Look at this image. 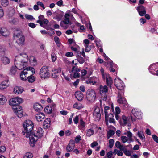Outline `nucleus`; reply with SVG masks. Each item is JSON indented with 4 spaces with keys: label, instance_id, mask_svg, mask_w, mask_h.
Segmentation results:
<instances>
[{
    "label": "nucleus",
    "instance_id": "nucleus-60",
    "mask_svg": "<svg viewBox=\"0 0 158 158\" xmlns=\"http://www.w3.org/2000/svg\"><path fill=\"white\" fill-rule=\"evenodd\" d=\"M6 150V148L5 146H2L0 147V152L1 153H4Z\"/></svg>",
    "mask_w": 158,
    "mask_h": 158
},
{
    "label": "nucleus",
    "instance_id": "nucleus-10",
    "mask_svg": "<svg viewBox=\"0 0 158 158\" xmlns=\"http://www.w3.org/2000/svg\"><path fill=\"white\" fill-rule=\"evenodd\" d=\"M132 115H131L130 118L132 122L136 120V118L140 119L141 118V114L140 112L137 111V110L134 109L132 110Z\"/></svg>",
    "mask_w": 158,
    "mask_h": 158
},
{
    "label": "nucleus",
    "instance_id": "nucleus-64",
    "mask_svg": "<svg viewBox=\"0 0 158 158\" xmlns=\"http://www.w3.org/2000/svg\"><path fill=\"white\" fill-rule=\"evenodd\" d=\"M152 137L154 140L158 143V137L155 135H152Z\"/></svg>",
    "mask_w": 158,
    "mask_h": 158
},
{
    "label": "nucleus",
    "instance_id": "nucleus-13",
    "mask_svg": "<svg viewBox=\"0 0 158 158\" xmlns=\"http://www.w3.org/2000/svg\"><path fill=\"white\" fill-rule=\"evenodd\" d=\"M75 143L73 140L70 141L69 144L66 148V150L67 152H70L73 151L74 148Z\"/></svg>",
    "mask_w": 158,
    "mask_h": 158
},
{
    "label": "nucleus",
    "instance_id": "nucleus-46",
    "mask_svg": "<svg viewBox=\"0 0 158 158\" xmlns=\"http://www.w3.org/2000/svg\"><path fill=\"white\" fill-rule=\"evenodd\" d=\"M1 4L4 7L6 6L9 4L8 1V0H1Z\"/></svg>",
    "mask_w": 158,
    "mask_h": 158
},
{
    "label": "nucleus",
    "instance_id": "nucleus-35",
    "mask_svg": "<svg viewBox=\"0 0 158 158\" xmlns=\"http://www.w3.org/2000/svg\"><path fill=\"white\" fill-rule=\"evenodd\" d=\"M35 78L33 75H31L30 76H28L27 79L29 82L33 83L35 80Z\"/></svg>",
    "mask_w": 158,
    "mask_h": 158
},
{
    "label": "nucleus",
    "instance_id": "nucleus-19",
    "mask_svg": "<svg viewBox=\"0 0 158 158\" xmlns=\"http://www.w3.org/2000/svg\"><path fill=\"white\" fill-rule=\"evenodd\" d=\"M105 79H106L107 84L108 86L111 87V85L112 84L113 82L111 77L109 74H106L105 76Z\"/></svg>",
    "mask_w": 158,
    "mask_h": 158
},
{
    "label": "nucleus",
    "instance_id": "nucleus-28",
    "mask_svg": "<svg viewBox=\"0 0 158 158\" xmlns=\"http://www.w3.org/2000/svg\"><path fill=\"white\" fill-rule=\"evenodd\" d=\"M17 68V67L15 65L12 66L10 70V74L11 75H15L16 72Z\"/></svg>",
    "mask_w": 158,
    "mask_h": 158
},
{
    "label": "nucleus",
    "instance_id": "nucleus-4",
    "mask_svg": "<svg viewBox=\"0 0 158 158\" xmlns=\"http://www.w3.org/2000/svg\"><path fill=\"white\" fill-rule=\"evenodd\" d=\"M121 90L118 92V103L122 104L124 107V109H125L128 107V105L126 99L123 97L124 91H122V90Z\"/></svg>",
    "mask_w": 158,
    "mask_h": 158
},
{
    "label": "nucleus",
    "instance_id": "nucleus-45",
    "mask_svg": "<svg viewBox=\"0 0 158 158\" xmlns=\"http://www.w3.org/2000/svg\"><path fill=\"white\" fill-rule=\"evenodd\" d=\"M110 109L109 107L108 106H106L104 107V113L105 114V118H106L107 117H108V114L107 110Z\"/></svg>",
    "mask_w": 158,
    "mask_h": 158
},
{
    "label": "nucleus",
    "instance_id": "nucleus-27",
    "mask_svg": "<svg viewBox=\"0 0 158 158\" xmlns=\"http://www.w3.org/2000/svg\"><path fill=\"white\" fill-rule=\"evenodd\" d=\"M2 62L5 65L8 64L10 62V59L8 57L3 56L1 58Z\"/></svg>",
    "mask_w": 158,
    "mask_h": 158
},
{
    "label": "nucleus",
    "instance_id": "nucleus-2",
    "mask_svg": "<svg viewBox=\"0 0 158 158\" xmlns=\"http://www.w3.org/2000/svg\"><path fill=\"white\" fill-rule=\"evenodd\" d=\"M28 59L27 55L25 54H21L18 56H16L15 59V61H18L16 63L17 68L19 70H22L25 68L27 65L26 60Z\"/></svg>",
    "mask_w": 158,
    "mask_h": 158
},
{
    "label": "nucleus",
    "instance_id": "nucleus-29",
    "mask_svg": "<svg viewBox=\"0 0 158 158\" xmlns=\"http://www.w3.org/2000/svg\"><path fill=\"white\" fill-rule=\"evenodd\" d=\"M7 101L6 97L2 94H0V104L3 105Z\"/></svg>",
    "mask_w": 158,
    "mask_h": 158
},
{
    "label": "nucleus",
    "instance_id": "nucleus-38",
    "mask_svg": "<svg viewBox=\"0 0 158 158\" xmlns=\"http://www.w3.org/2000/svg\"><path fill=\"white\" fill-rule=\"evenodd\" d=\"M87 71L85 69H83L81 71V79L82 80H84L85 79V77L84 76L87 74Z\"/></svg>",
    "mask_w": 158,
    "mask_h": 158
},
{
    "label": "nucleus",
    "instance_id": "nucleus-1",
    "mask_svg": "<svg viewBox=\"0 0 158 158\" xmlns=\"http://www.w3.org/2000/svg\"><path fill=\"white\" fill-rule=\"evenodd\" d=\"M43 131L41 127H38L36 130L31 132L29 138L30 143L31 146L33 147L39 138H41L43 135Z\"/></svg>",
    "mask_w": 158,
    "mask_h": 158
},
{
    "label": "nucleus",
    "instance_id": "nucleus-56",
    "mask_svg": "<svg viewBox=\"0 0 158 158\" xmlns=\"http://www.w3.org/2000/svg\"><path fill=\"white\" fill-rule=\"evenodd\" d=\"M114 143V141L113 139H110L109 141V146L110 148H112Z\"/></svg>",
    "mask_w": 158,
    "mask_h": 158
},
{
    "label": "nucleus",
    "instance_id": "nucleus-25",
    "mask_svg": "<svg viewBox=\"0 0 158 158\" xmlns=\"http://www.w3.org/2000/svg\"><path fill=\"white\" fill-rule=\"evenodd\" d=\"M34 108L35 111H39L42 109L43 108L41 105L38 103H36L34 105Z\"/></svg>",
    "mask_w": 158,
    "mask_h": 158
},
{
    "label": "nucleus",
    "instance_id": "nucleus-5",
    "mask_svg": "<svg viewBox=\"0 0 158 158\" xmlns=\"http://www.w3.org/2000/svg\"><path fill=\"white\" fill-rule=\"evenodd\" d=\"M39 74L41 78L45 79L48 77L49 75L48 67L47 66H44L42 67L39 71Z\"/></svg>",
    "mask_w": 158,
    "mask_h": 158
},
{
    "label": "nucleus",
    "instance_id": "nucleus-44",
    "mask_svg": "<svg viewBox=\"0 0 158 158\" xmlns=\"http://www.w3.org/2000/svg\"><path fill=\"white\" fill-rule=\"evenodd\" d=\"M77 60L79 62L82 64H83L85 62L84 60L83 57L80 56H78L77 57Z\"/></svg>",
    "mask_w": 158,
    "mask_h": 158
},
{
    "label": "nucleus",
    "instance_id": "nucleus-11",
    "mask_svg": "<svg viewBox=\"0 0 158 158\" xmlns=\"http://www.w3.org/2000/svg\"><path fill=\"white\" fill-rule=\"evenodd\" d=\"M23 102V99L15 97L12 98L10 101V104L12 106H15L16 105H19V104L22 103Z\"/></svg>",
    "mask_w": 158,
    "mask_h": 158
},
{
    "label": "nucleus",
    "instance_id": "nucleus-3",
    "mask_svg": "<svg viewBox=\"0 0 158 158\" xmlns=\"http://www.w3.org/2000/svg\"><path fill=\"white\" fill-rule=\"evenodd\" d=\"M23 126L24 130L23 131V133L27 138H28L33 129V124L31 121L28 120L24 122Z\"/></svg>",
    "mask_w": 158,
    "mask_h": 158
},
{
    "label": "nucleus",
    "instance_id": "nucleus-48",
    "mask_svg": "<svg viewBox=\"0 0 158 158\" xmlns=\"http://www.w3.org/2000/svg\"><path fill=\"white\" fill-rule=\"evenodd\" d=\"M52 60L53 62H54L57 59L56 54L54 53H52L51 55Z\"/></svg>",
    "mask_w": 158,
    "mask_h": 158
},
{
    "label": "nucleus",
    "instance_id": "nucleus-15",
    "mask_svg": "<svg viewBox=\"0 0 158 158\" xmlns=\"http://www.w3.org/2000/svg\"><path fill=\"white\" fill-rule=\"evenodd\" d=\"M137 10L139 15L141 16H143L146 13L145 8L143 6H139L137 7Z\"/></svg>",
    "mask_w": 158,
    "mask_h": 158
},
{
    "label": "nucleus",
    "instance_id": "nucleus-36",
    "mask_svg": "<svg viewBox=\"0 0 158 158\" xmlns=\"http://www.w3.org/2000/svg\"><path fill=\"white\" fill-rule=\"evenodd\" d=\"M45 111L47 113H51L52 112V109L50 106H47L44 109Z\"/></svg>",
    "mask_w": 158,
    "mask_h": 158
},
{
    "label": "nucleus",
    "instance_id": "nucleus-61",
    "mask_svg": "<svg viewBox=\"0 0 158 158\" xmlns=\"http://www.w3.org/2000/svg\"><path fill=\"white\" fill-rule=\"evenodd\" d=\"M37 24H35L34 23H28V25L31 28H35Z\"/></svg>",
    "mask_w": 158,
    "mask_h": 158
},
{
    "label": "nucleus",
    "instance_id": "nucleus-55",
    "mask_svg": "<svg viewBox=\"0 0 158 158\" xmlns=\"http://www.w3.org/2000/svg\"><path fill=\"white\" fill-rule=\"evenodd\" d=\"M100 71L101 73L102 78L104 79H105V76H106V74H105L104 73V69L102 68L101 67L100 69Z\"/></svg>",
    "mask_w": 158,
    "mask_h": 158
},
{
    "label": "nucleus",
    "instance_id": "nucleus-51",
    "mask_svg": "<svg viewBox=\"0 0 158 158\" xmlns=\"http://www.w3.org/2000/svg\"><path fill=\"white\" fill-rule=\"evenodd\" d=\"M121 139L123 143H124L129 140L128 138L126 136H122L121 137Z\"/></svg>",
    "mask_w": 158,
    "mask_h": 158
},
{
    "label": "nucleus",
    "instance_id": "nucleus-57",
    "mask_svg": "<svg viewBox=\"0 0 158 158\" xmlns=\"http://www.w3.org/2000/svg\"><path fill=\"white\" fill-rule=\"evenodd\" d=\"M5 49L2 47H0V55L2 56L5 54Z\"/></svg>",
    "mask_w": 158,
    "mask_h": 158
},
{
    "label": "nucleus",
    "instance_id": "nucleus-47",
    "mask_svg": "<svg viewBox=\"0 0 158 158\" xmlns=\"http://www.w3.org/2000/svg\"><path fill=\"white\" fill-rule=\"evenodd\" d=\"M33 157V155L30 152L26 153L24 156L23 158H32Z\"/></svg>",
    "mask_w": 158,
    "mask_h": 158
},
{
    "label": "nucleus",
    "instance_id": "nucleus-34",
    "mask_svg": "<svg viewBox=\"0 0 158 158\" xmlns=\"http://www.w3.org/2000/svg\"><path fill=\"white\" fill-rule=\"evenodd\" d=\"M73 107L77 109H80L83 108V106L80 103H76L73 105Z\"/></svg>",
    "mask_w": 158,
    "mask_h": 158
},
{
    "label": "nucleus",
    "instance_id": "nucleus-40",
    "mask_svg": "<svg viewBox=\"0 0 158 158\" xmlns=\"http://www.w3.org/2000/svg\"><path fill=\"white\" fill-rule=\"evenodd\" d=\"M94 133V131L91 129H89L86 132V135L89 137H90L93 135Z\"/></svg>",
    "mask_w": 158,
    "mask_h": 158
},
{
    "label": "nucleus",
    "instance_id": "nucleus-7",
    "mask_svg": "<svg viewBox=\"0 0 158 158\" xmlns=\"http://www.w3.org/2000/svg\"><path fill=\"white\" fill-rule=\"evenodd\" d=\"M99 90L101 98L103 100L106 101L107 99L106 93L108 91L107 86L100 85L99 86Z\"/></svg>",
    "mask_w": 158,
    "mask_h": 158
},
{
    "label": "nucleus",
    "instance_id": "nucleus-9",
    "mask_svg": "<svg viewBox=\"0 0 158 158\" xmlns=\"http://www.w3.org/2000/svg\"><path fill=\"white\" fill-rule=\"evenodd\" d=\"M16 43L19 46H23L24 44L25 37L24 35L19 33L17 34L15 36Z\"/></svg>",
    "mask_w": 158,
    "mask_h": 158
},
{
    "label": "nucleus",
    "instance_id": "nucleus-30",
    "mask_svg": "<svg viewBox=\"0 0 158 158\" xmlns=\"http://www.w3.org/2000/svg\"><path fill=\"white\" fill-rule=\"evenodd\" d=\"M108 118L109 117V122L110 123H113L115 124V123L114 116L112 114H108Z\"/></svg>",
    "mask_w": 158,
    "mask_h": 158
},
{
    "label": "nucleus",
    "instance_id": "nucleus-54",
    "mask_svg": "<svg viewBox=\"0 0 158 158\" xmlns=\"http://www.w3.org/2000/svg\"><path fill=\"white\" fill-rule=\"evenodd\" d=\"M26 18L28 20H32L34 19L33 16L31 15L26 14L25 15Z\"/></svg>",
    "mask_w": 158,
    "mask_h": 158
},
{
    "label": "nucleus",
    "instance_id": "nucleus-63",
    "mask_svg": "<svg viewBox=\"0 0 158 158\" xmlns=\"http://www.w3.org/2000/svg\"><path fill=\"white\" fill-rule=\"evenodd\" d=\"M65 55L67 57H72L73 56V54L71 52H68L66 53Z\"/></svg>",
    "mask_w": 158,
    "mask_h": 158
},
{
    "label": "nucleus",
    "instance_id": "nucleus-50",
    "mask_svg": "<svg viewBox=\"0 0 158 158\" xmlns=\"http://www.w3.org/2000/svg\"><path fill=\"white\" fill-rule=\"evenodd\" d=\"M72 71L75 72H79L81 71V69L75 66H73L72 68Z\"/></svg>",
    "mask_w": 158,
    "mask_h": 158
},
{
    "label": "nucleus",
    "instance_id": "nucleus-58",
    "mask_svg": "<svg viewBox=\"0 0 158 158\" xmlns=\"http://www.w3.org/2000/svg\"><path fill=\"white\" fill-rule=\"evenodd\" d=\"M37 4L38 6L42 7L43 9H44L45 8L44 4L40 1H38L37 2Z\"/></svg>",
    "mask_w": 158,
    "mask_h": 158
},
{
    "label": "nucleus",
    "instance_id": "nucleus-59",
    "mask_svg": "<svg viewBox=\"0 0 158 158\" xmlns=\"http://www.w3.org/2000/svg\"><path fill=\"white\" fill-rule=\"evenodd\" d=\"M81 140V137L80 135H78L76 137L75 139V141L76 142V143H78L79 142V141Z\"/></svg>",
    "mask_w": 158,
    "mask_h": 158
},
{
    "label": "nucleus",
    "instance_id": "nucleus-62",
    "mask_svg": "<svg viewBox=\"0 0 158 158\" xmlns=\"http://www.w3.org/2000/svg\"><path fill=\"white\" fill-rule=\"evenodd\" d=\"M124 153L127 156H131V153L129 151L127 150L126 149L123 151Z\"/></svg>",
    "mask_w": 158,
    "mask_h": 158
},
{
    "label": "nucleus",
    "instance_id": "nucleus-41",
    "mask_svg": "<svg viewBox=\"0 0 158 158\" xmlns=\"http://www.w3.org/2000/svg\"><path fill=\"white\" fill-rule=\"evenodd\" d=\"M29 60L31 62H32L33 65H35L37 64V61L35 58L33 56H31L29 58Z\"/></svg>",
    "mask_w": 158,
    "mask_h": 158
},
{
    "label": "nucleus",
    "instance_id": "nucleus-26",
    "mask_svg": "<svg viewBox=\"0 0 158 158\" xmlns=\"http://www.w3.org/2000/svg\"><path fill=\"white\" fill-rule=\"evenodd\" d=\"M51 123L49 118H47L45 119L43 123V126L46 128H48L50 126V123Z\"/></svg>",
    "mask_w": 158,
    "mask_h": 158
},
{
    "label": "nucleus",
    "instance_id": "nucleus-18",
    "mask_svg": "<svg viewBox=\"0 0 158 158\" xmlns=\"http://www.w3.org/2000/svg\"><path fill=\"white\" fill-rule=\"evenodd\" d=\"M35 118L38 122H41L45 118L44 114L41 113H39L36 115Z\"/></svg>",
    "mask_w": 158,
    "mask_h": 158
},
{
    "label": "nucleus",
    "instance_id": "nucleus-23",
    "mask_svg": "<svg viewBox=\"0 0 158 158\" xmlns=\"http://www.w3.org/2000/svg\"><path fill=\"white\" fill-rule=\"evenodd\" d=\"M61 69H53L52 72V75L53 77L54 78H57L59 76V73Z\"/></svg>",
    "mask_w": 158,
    "mask_h": 158
},
{
    "label": "nucleus",
    "instance_id": "nucleus-32",
    "mask_svg": "<svg viewBox=\"0 0 158 158\" xmlns=\"http://www.w3.org/2000/svg\"><path fill=\"white\" fill-rule=\"evenodd\" d=\"M137 135L139 137L141 140H142L143 142H144L145 141V136L142 132H138L137 133Z\"/></svg>",
    "mask_w": 158,
    "mask_h": 158
},
{
    "label": "nucleus",
    "instance_id": "nucleus-20",
    "mask_svg": "<svg viewBox=\"0 0 158 158\" xmlns=\"http://www.w3.org/2000/svg\"><path fill=\"white\" fill-rule=\"evenodd\" d=\"M65 20H73L74 18L69 10L67 11L65 14L64 16Z\"/></svg>",
    "mask_w": 158,
    "mask_h": 158
},
{
    "label": "nucleus",
    "instance_id": "nucleus-42",
    "mask_svg": "<svg viewBox=\"0 0 158 158\" xmlns=\"http://www.w3.org/2000/svg\"><path fill=\"white\" fill-rule=\"evenodd\" d=\"M114 131L111 130H110L107 133V138L109 139L111 136L113 135L114 134Z\"/></svg>",
    "mask_w": 158,
    "mask_h": 158
},
{
    "label": "nucleus",
    "instance_id": "nucleus-22",
    "mask_svg": "<svg viewBox=\"0 0 158 158\" xmlns=\"http://www.w3.org/2000/svg\"><path fill=\"white\" fill-rule=\"evenodd\" d=\"M23 91V88L21 87L16 86L14 89V92L17 94H21L22 93Z\"/></svg>",
    "mask_w": 158,
    "mask_h": 158
},
{
    "label": "nucleus",
    "instance_id": "nucleus-14",
    "mask_svg": "<svg viewBox=\"0 0 158 158\" xmlns=\"http://www.w3.org/2000/svg\"><path fill=\"white\" fill-rule=\"evenodd\" d=\"M0 33L3 36L7 37L10 34V32L5 27H3L0 29Z\"/></svg>",
    "mask_w": 158,
    "mask_h": 158
},
{
    "label": "nucleus",
    "instance_id": "nucleus-31",
    "mask_svg": "<svg viewBox=\"0 0 158 158\" xmlns=\"http://www.w3.org/2000/svg\"><path fill=\"white\" fill-rule=\"evenodd\" d=\"M124 135H126L128 137L129 140L130 141H132V134L129 131H128L124 133Z\"/></svg>",
    "mask_w": 158,
    "mask_h": 158
},
{
    "label": "nucleus",
    "instance_id": "nucleus-43",
    "mask_svg": "<svg viewBox=\"0 0 158 158\" xmlns=\"http://www.w3.org/2000/svg\"><path fill=\"white\" fill-rule=\"evenodd\" d=\"M19 112L16 113L15 114L17 115V116L19 118H21L23 116V110L22 109L20 110H18Z\"/></svg>",
    "mask_w": 158,
    "mask_h": 158
},
{
    "label": "nucleus",
    "instance_id": "nucleus-8",
    "mask_svg": "<svg viewBox=\"0 0 158 158\" xmlns=\"http://www.w3.org/2000/svg\"><path fill=\"white\" fill-rule=\"evenodd\" d=\"M96 94L95 91L91 89H89L87 91V98L89 102H94L96 98Z\"/></svg>",
    "mask_w": 158,
    "mask_h": 158
},
{
    "label": "nucleus",
    "instance_id": "nucleus-49",
    "mask_svg": "<svg viewBox=\"0 0 158 158\" xmlns=\"http://www.w3.org/2000/svg\"><path fill=\"white\" fill-rule=\"evenodd\" d=\"M110 67L109 69L111 72H114L115 71V69L113 68L114 64L113 62H110L109 63Z\"/></svg>",
    "mask_w": 158,
    "mask_h": 158
},
{
    "label": "nucleus",
    "instance_id": "nucleus-16",
    "mask_svg": "<svg viewBox=\"0 0 158 158\" xmlns=\"http://www.w3.org/2000/svg\"><path fill=\"white\" fill-rule=\"evenodd\" d=\"M130 117H126L124 115H123L121 119L120 124L123 126L127 124L128 122H130Z\"/></svg>",
    "mask_w": 158,
    "mask_h": 158
},
{
    "label": "nucleus",
    "instance_id": "nucleus-21",
    "mask_svg": "<svg viewBox=\"0 0 158 158\" xmlns=\"http://www.w3.org/2000/svg\"><path fill=\"white\" fill-rule=\"evenodd\" d=\"M76 98L79 101H81L83 98V95L82 93L80 91L76 92L75 94Z\"/></svg>",
    "mask_w": 158,
    "mask_h": 158
},
{
    "label": "nucleus",
    "instance_id": "nucleus-37",
    "mask_svg": "<svg viewBox=\"0 0 158 158\" xmlns=\"http://www.w3.org/2000/svg\"><path fill=\"white\" fill-rule=\"evenodd\" d=\"M85 123L82 119H81L80 120V125L79 126L80 129L84 130L85 126Z\"/></svg>",
    "mask_w": 158,
    "mask_h": 158
},
{
    "label": "nucleus",
    "instance_id": "nucleus-6",
    "mask_svg": "<svg viewBox=\"0 0 158 158\" xmlns=\"http://www.w3.org/2000/svg\"><path fill=\"white\" fill-rule=\"evenodd\" d=\"M103 113V110L102 107H97L93 113V117L96 121H99L101 118V114Z\"/></svg>",
    "mask_w": 158,
    "mask_h": 158
},
{
    "label": "nucleus",
    "instance_id": "nucleus-53",
    "mask_svg": "<svg viewBox=\"0 0 158 158\" xmlns=\"http://www.w3.org/2000/svg\"><path fill=\"white\" fill-rule=\"evenodd\" d=\"M96 46L99 48L102 47V44H101V42L99 40H97L95 41Z\"/></svg>",
    "mask_w": 158,
    "mask_h": 158
},
{
    "label": "nucleus",
    "instance_id": "nucleus-17",
    "mask_svg": "<svg viewBox=\"0 0 158 158\" xmlns=\"http://www.w3.org/2000/svg\"><path fill=\"white\" fill-rule=\"evenodd\" d=\"M71 23L70 22V20H62L60 23L61 26L64 29H66L68 28V25H71Z\"/></svg>",
    "mask_w": 158,
    "mask_h": 158
},
{
    "label": "nucleus",
    "instance_id": "nucleus-12",
    "mask_svg": "<svg viewBox=\"0 0 158 158\" xmlns=\"http://www.w3.org/2000/svg\"><path fill=\"white\" fill-rule=\"evenodd\" d=\"M114 84L117 88L120 90H123L124 89V84L123 81L119 79H115Z\"/></svg>",
    "mask_w": 158,
    "mask_h": 158
},
{
    "label": "nucleus",
    "instance_id": "nucleus-52",
    "mask_svg": "<svg viewBox=\"0 0 158 158\" xmlns=\"http://www.w3.org/2000/svg\"><path fill=\"white\" fill-rule=\"evenodd\" d=\"M28 76H25L24 74L21 73L20 74V77L22 80L24 81L27 79Z\"/></svg>",
    "mask_w": 158,
    "mask_h": 158
},
{
    "label": "nucleus",
    "instance_id": "nucleus-39",
    "mask_svg": "<svg viewBox=\"0 0 158 158\" xmlns=\"http://www.w3.org/2000/svg\"><path fill=\"white\" fill-rule=\"evenodd\" d=\"M37 23L40 24L41 26L47 25L48 23V20H37Z\"/></svg>",
    "mask_w": 158,
    "mask_h": 158
},
{
    "label": "nucleus",
    "instance_id": "nucleus-24",
    "mask_svg": "<svg viewBox=\"0 0 158 158\" xmlns=\"http://www.w3.org/2000/svg\"><path fill=\"white\" fill-rule=\"evenodd\" d=\"M8 81H3L0 84V89L2 90L8 87Z\"/></svg>",
    "mask_w": 158,
    "mask_h": 158
},
{
    "label": "nucleus",
    "instance_id": "nucleus-33",
    "mask_svg": "<svg viewBox=\"0 0 158 158\" xmlns=\"http://www.w3.org/2000/svg\"><path fill=\"white\" fill-rule=\"evenodd\" d=\"M12 108L13 110L14 111L16 114L17 112H19L18 110H22L21 107L19 105H16L15 106H14L12 107Z\"/></svg>",
    "mask_w": 158,
    "mask_h": 158
}]
</instances>
